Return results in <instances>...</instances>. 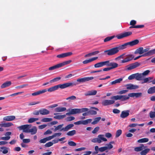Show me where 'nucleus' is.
<instances>
[{
    "label": "nucleus",
    "instance_id": "nucleus-1",
    "mask_svg": "<svg viewBox=\"0 0 155 155\" xmlns=\"http://www.w3.org/2000/svg\"><path fill=\"white\" fill-rule=\"evenodd\" d=\"M129 46V45L128 42H127L117 47L108 50H105L104 51V53H107V54L109 56L113 55L117 53L119 50L126 49Z\"/></svg>",
    "mask_w": 155,
    "mask_h": 155
},
{
    "label": "nucleus",
    "instance_id": "nucleus-2",
    "mask_svg": "<svg viewBox=\"0 0 155 155\" xmlns=\"http://www.w3.org/2000/svg\"><path fill=\"white\" fill-rule=\"evenodd\" d=\"M76 84L72 82H68L62 84H59L49 88L47 90V91L50 92H52L58 90L59 88L64 89L69 87H73Z\"/></svg>",
    "mask_w": 155,
    "mask_h": 155
},
{
    "label": "nucleus",
    "instance_id": "nucleus-3",
    "mask_svg": "<svg viewBox=\"0 0 155 155\" xmlns=\"http://www.w3.org/2000/svg\"><path fill=\"white\" fill-rule=\"evenodd\" d=\"M88 110H89V109L86 108H83L81 109H73L70 110L69 112L66 113V115H70L71 114H74L85 112L87 111Z\"/></svg>",
    "mask_w": 155,
    "mask_h": 155
},
{
    "label": "nucleus",
    "instance_id": "nucleus-4",
    "mask_svg": "<svg viewBox=\"0 0 155 155\" xmlns=\"http://www.w3.org/2000/svg\"><path fill=\"white\" fill-rule=\"evenodd\" d=\"M104 135L102 134H100L98 135V137L94 138L92 139L91 141L92 142L101 143L102 141L101 140L104 141H106L107 140L106 138L104 137Z\"/></svg>",
    "mask_w": 155,
    "mask_h": 155
},
{
    "label": "nucleus",
    "instance_id": "nucleus-5",
    "mask_svg": "<svg viewBox=\"0 0 155 155\" xmlns=\"http://www.w3.org/2000/svg\"><path fill=\"white\" fill-rule=\"evenodd\" d=\"M111 99L112 100H120L121 101H124L128 99L129 97L127 95H116L112 97Z\"/></svg>",
    "mask_w": 155,
    "mask_h": 155
},
{
    "label": "nucleus",
    "instance_id": "nucleus-6",
    "mask_svg": "<svg viewBox=\"0 0 155 155\" xmlns=\"http://www.w3.org/2000/svg\"><path fill=\"white\" fill-rule=\"evenodd\" d=\"M134 79L137 81H142V80L140 73H137L133 74L130 75L128 77V79L129 80H132Z\"/></svg>",
    "mask_w": 155,
    "mask_h": 155
},
{
    "label": "nucleus",
    "instance_id": "nucleus-7",
    "mask_svg": "<svg viewBox=\"0 0 155 155\" xmlns=\"http://www.w3.org/2000/svg\"><path fill=\"white\" fill-rule=\"evenodd\" d=\"M132 34V32L130 31L118 34L116 36L118 39H121L125 37H127Z\"/></svg>",
    "mask_w": 155,
    "mask_h": 155
},
{
    "label": "nucleus",
    "instance_id": "nucleus-8",
    "mask_svg": "<svg viewBox=\"0 0 155 155\" xmlns=\"http://www.w3.org/2000/svg\"><path fill=\"white\" fill-rule=\"evenodd\" d=\"M134 56L133 54H129L125 56V58L121 61V63H123L129 62L134 58Z\"/></svg>",
    "mask_w": 155,
    "mask_h": 155
},
{
    "label": "nucleus",
    "instance_id": "nucleus-9",
    "mask_svg": "<svg viewBox=\"0 0 155 155\" xmlns=\"http://www.w3.org/2000/svg\"><path fill=\"white\" fill-rule=\"evenodd\" d=\"M140 65V63L137 62L131 64L127 66L126 70H130L134 69L139 67Z\"/></svg>",
    "mask_w": 155,
    "mask_h": 155
},
{
    "label": "nucleus",
    "instance_id": "nucleus-10",
    "mask_svg": "<svg viewBox=\"0 0 155 155\" xmlns=\"http://www.w3.org/2000/svg\"><path fill=\"white\" fill-rule=\"evenodd\" d=\"M94 149L95 151L93 153L94 154H97L99 152H103L107 150V147H101L100 148L98 147L97 146L95 147Z\"/></svg>",
    "mask_w": 155,
    "mask_h": 155
},
{
    "label": "nucleus",
    "instance_id": "nucleus-11",
    "mask_svg": "<svg viewBox=\"0 0 155 155\" xmlns=\"http://www.w3.org/2000/svg\"><path fill=\"white\" fill-rule=\"evenodd\" d=\"M114 100H105L102 101V104L103 106H106L113 104L114 103Z\"/></svg>",
    "mask_w": 155,
    "mask_h": 155
},
{
    "label": "nucleus",
    "instance_id": "nucleus-12",
    "mask_svg": "<svg viewBox=\"0 0 155 155\" xmlns=\"http://www.w3.org/2000/svg\"><path fill=\"white\" fill-rule=\"evenodd\" d=\"M72 54L73 53L71 52L64 53L57 55L56 57L57 58H62L67 57L70 56L72 55Z\"/></svg>",
    "mask_w": 155,
    "mask_h": 155
},
{
    "label": "nucleus",
    "instance_id": "nucleus-13",
    "mask_svg": "<svg viewBox=\"0 0 155 155\" xmlns=\"http://www.w3.org/2000/svg\"><path fill=\"white\" fill-rule=\"evenodd\" d=\"M29 125L26 124L18 127V128L20 130H23V132L28 133V132H26V131H28L29 129Z\"/></svg>",
    "mask_w": 155,
    "mask_h": 155
},
{
    "label": "nucleus",
    "instance_id": "nucleus-14",
    "mask_svg": "<svg viewBox=\"0 0 155 155\" xmlns=\"http://www.w3.org/2000/svg\"><path fill=\"white\" fill-rule=\"evenodd\" d=\"M129 112L130 111L129 110L122 111L120 115V117L122 118L127 117L129 115Z\"/></svg>",
    "mask_w": 155,
    "mask_h": 155
},
{
    "label": "nucleus",
    "instance_id": "nucleus-15",
    "mask_svg": "<svg viewBox=\"0 0 155 155\" xmlns=\"http://www.w3.org/2000/svg\"><path fill=\"white\" fill-rule=\"evenodd\" d=\"M47 91V89H45L42 90L38 91H37L35 92L32 93L31 95L33 96H35L40 95V94H43Z\"/></svg>",
    "mask_w": 155,
    "mask_h": 155
},
{
    "label": "nucleus",
    "instance_id": "nucleus-16",
    "mask_svg": "<svg viewBox=\"0 0 155 155\" xmlns=\"http://www.w3.org/2000/svg\"><path fill=\"white\" fill-rule=\"evenodd\" d=\"M142 80L143 81L141 82L142 84L152 82V84H155V78L153 80H152V81H150L148 77L145 78H143Z\"/></svg>",
    "mask_w": 155,
    "mask_h": 155
},
{
    "label": "nucleus",
    "instance_id": "nucleus-17",
    "mask_svg": "<svg viewBox=\"0 0 155 155\" xmlns=\"http://www.w3.org/2000/svg\"><path fill=\"white\" fill-rule=\"evenodd\" d=\"M149 50L150 48H147L144 49L143 48V53H147L149 52H151V53L150 54L148 55L147 56H150L155 54V49H154L150 50Z\"/></svg>",
    "mask_w": 155,
    "mask_h": 155
},
{
    "label": "nucleus",
    "instance_id": "nucleus-18",
    "mask_svg": "<svg viewBox=\"0 0 155 155\" xmlns=\"http://www.w3.org/2000/svg\"><path fill=\"white\" fill-rule=\"evenodd\" d=\"M74 126V125L73 124H70L67 126L65 127H63L61 129V131H66L71 129L72 127Z\"/></svg>",
    "mask_w": 155,
    "mask_h": 155
},
{
    "label": "nucleus",
    "instance_id": "nucleus-19",
    "mask_svg": "<svg viewBox=\"0 0 155 155\" xmlns=\"http://www.w3.org/2000/svg\"><path fill=\"white\" fill-rule=\"evenodd\" d=\"M15 117L14 116L11 115L5 117L3 118V120L6 121H11L14 120Z\"/></svg>",
    "mask_w": 155,
    "mask_h": 155
},
{
    "label": "nucleus",
    "instance_id": "nucleus-20",
    "mask_svg": "<svg viewBox=\"0 0 155 155\" xmlns=\"http://www.w3.org/2000/svg\"><path fill=\"white\" fill-rule=\"evenodd\" d=\"M37 128L36 127L34 126L32 128L29 129L28 131L26 130V132L28 133H31V135H34L36 134L37 132Z\"/></svg>",
    "mask_w": 155,
    "mask_h": 155
},
{
    "label": "nucleus",
    "instance_id": "nucleus-21",
    "mask_svg": "<svg viewBox=\"0 0 155 155\" xmlns=\"http://www.w3.org/2000/svg\"><path fill=\"white\" fill-rule=\"evenodd\" d=\"M147 146H144L143 144H141L140 146L139 147H136L134 148L135 151L139 152L141 151L143 149L147 148Z\"/></svg>",
    "mask_w": 155,
    "mask_h": 155
},
{
    "label": "nucleus",
    "instance_id": "nucleus-22",
    "mask_svg": "<svg viewBox=\"0 0 155 155\" xmlns=\"http://www.w3.org/2000/svg\"><path fill=\"white\" fill-rule=\"evenodd\" d=\"M97 93V91L95 90H92L87 91L85 93L84 95L86 96L94 95H95Z\"/></svg>",
    "mask_w": 155,
    "mask_h": 155
},
{
    "label": "nucleus",
    "instance_id": "nucleus-23",
    "mask_svg": "<svg viewBox=\"0 0 155 155\" xmlns=\"http://www.w3.org/2000/svg\"><path fill=\"white\" fill-rule=\"evenodd\" d=\"M13 125V124L11 122H8L7 123H3L2 122L0 124V127H9Z\"/></svg>",
    "mask_w": 155,
    "mask_h": 155
},
{
    "label": "nucleus",
    "instance_id": "nucleus-24",
    "mask_svg": "<svg viewBox=\"0 0 155 155\" xmlns=\"http://www.w3.org/2000/svg\"><path fill=\"white\" fill-rule=\"evenodd\" d=\"M40 114L42 115H47L49 114L50 111L45 108H42L40 110Z\"/></svg>",
    "mask_w": 155,
    "mask_h": 155
},
{
    "label": "nucleus",
    "instance_id": "nucleus-25",
    "mask_svg": "<svg viewBox=\"0 0 155 155\" xmlns=\"http://www.w3.org/2000/svg\"><path fill=\"white\" fill-rule=\"evenodd\" d=\"M11 84L12 82L10 81H6L4 83L1 85V87L2 89L4 88L9 87Z\"/></svg>",
    "mask_w": 155,
    "mask_h": 155
},
{
    "label": "nucleus",
    "instance_id": "nucleus-26",
    "mask_svg": "<svg viewBox=\"0 0 155 155\" xmlns=\"http://www.w3.org/2000/svg\"><path fill=\"white\" fill-rule=\"evenodd\" d=\"M98 57H96L92 58L88 60H85L83 61L82 62L84 64H87L89 63H90L92 61L95 60L97 59Z\"/></svg>",
    "mask_w": 155,
    "mask_h": 155
},
{
    "label": "nucleus",
    "instance_id": "nucleus-27",
    "mask_svg": "<svg viewBox=\"0 0 155 155\" xmlns=\"http://www.w3.org/2000/svg\"><path fill=\"white\" fill-rule=\"evenodd\" d=\"M118 66V64L117 63L114 62H110L109 67L110 68L111 70L116 68Z\"/></svg>",
    "mask_w": 155,
    "mask_h": 155
},
{
    "label": "nucleus",
    "instance_id": "nucleus-28",
    "mask_svg": "<svg viewBox=\"0 0 155 155\" xmlns=\"http://www.w3.org/2000/svg\"><path fill=\"white\" fill-rule=\"evenodd\" d=\"M139 42L138 39H135L134 40L128 42L130 46H133L138 44Z\"/></svg>",
    "mask_w": 155,
    "mask_h": 155
},
{
    "label": "nucleus",
    "instance_id": "nucleus-29",
    "mask_svg": "<svg viewBox=\"0 0 155 155\" xmlns=\"http://www.w3.org/2000/svg\"><path fill=\"white\" fill-rule=\"evenodd\" d=\"M134 53L135 54H143V47H140L134 51Z\"/></svg>",
    "mask_w": 155,
    "mask_h": 155
},
{
    "label": "nucleus",
    "instance_id": "nucleus-30",
    "mask_svg": "<svg viewBox=\"0 0 155 155\" xmlns=\"http://www.w3.org/2000/svg\"><path fill=\"white\" fill-rule=\"evenodd\" d=\"M66 110V108L65 107H58L56 108L55 109V110L57 112H61L65 111Z\"/></svg>",
    "mask_w": 155,
    "mask_h": 155
},
{
    "label": "nucleus",
    "instance_id": "nucleus-31",
    "mask_svg": "<svg viewBox=\"0 0 155 155\" xmlns=\"http://www.w3.org/2000/svg\"><path fill=\"white\" fill-rule=\"evenodd\" d=\"M127 86V88L128 89H135L138 88V86L134 85L132 84H128Z\"/></svg>",
    "mask_w": 155,
    "mask_h": 155
},
{
    "label": "nucleus",
    "instance_id": "nucleus-32",
    "mask_svg": "<svg viewBox=\"0 0 155 155\" xmlns=\"http://www.w3.org/2000/svg\"><path fill=\"white\" fill-rule=\"evenodd\" d=\"M123 80V78H120L118 79L115 80L114 81L111 82L110 83V85H113L117 83H120Z\"/></svg>",
    "mask_w": 155,
    "mask_h": 155
},
{
    "label": "nucleus",
    "instance_id": "nucleus-33",
    "mask_svg": "<svg viewBox=\"0 0 155 155\" xmlns=\"http://www.w3.org/2000/svg\"><path fill=\"white\" fill-rule=\"evenodd\" d=\"M147 93L150 94L155 93V86L150 87L147 90Z\"/></svg>",
    "mask_w": 155,
    "mask_h": 155
},
{
    "label": "nucleus",
    "instance_id": "nucleus-34",
    "mask_svg": "<svg viewBox=\"0 0 155 155\" xmlns=\"http://www.w3.org/2000/svg\"><path fill=\"white\" fill-rule=\"evenodd\" d=\"M94 79L93 77H86L81 78L82 82H84L92 80Z\"/></svg>",
    "mask_w": 155,
    "mask_h": 155
},
{
    "label": "nucleus",
    "instance_id": "nucleus-35",
    "mask_svg": "<svg viewBox=\"0 0 155 155\" xmlns=\"http://www.w3.org/2000/svg\"><path fill=\"white\" fill-rule=\"evenodd\" d=\"M0 149L3 150H0V152H2L3 153L5 154L7 153L8 152V148L6 147H0Z\"/></svg>",
    "mask_w": 155,
    "mask_h": 155
},
{
    "label": "nucleus",
    "instance_id": "nucleus-36",
    "mask_svg": "<svg viewBox=\"0 0 155 155\" xmlns=\"http://www.w3.org/2000/svg\"><path fill=\"white\" fill-rule=\"evenodd\" d=\"M144 150H142L140 152V154L141 155H146L150 150V149L149 148H145L143 149Z\"/></svg>",
    "mask_w": 155,
    "mask_h": 155
},
{
    "label": "nucleus",
    "instance_id": "nucleus-37",
    "mask_svg": "<svg viewBox=\"0 0 155 155\" xmlns=\"http://www.w3.org/2000/svg\"><path fill=\"white\" fill-rule=\"evenodd\" d=\"M150 71L149 70H147L143 72L142 73H140V75L141 76V78L142 80L143 79V76H146L148 75L149 73L150 72Z\"/></svg>",
    "mask_w": 155,
    "mask_h": 155
},
{
    "label": "nucleus",
    "instance_id": "nucleus-38",
    "mask_svg": "<svg viewBox=\"0 0 155 155\" xmlns=\"http://www.w3.org/2000/svg\"><path fill=\"white\" fill-rule=\"evenodd\" d=\"M151 52H149L147 53H145L144 54H143L142 55H139L137 57H136L134 58V60H136L139 58H140L141 57H145V56H147L148 55L150 54L151 53Z\"/></svg>",
    "mask_w": 155,
    "mask_h": 155
},
{
    "label": "nucleus",
    "instance_id": "nucleus-39",
    "mask_svg": "<svg viewBox=\"0 0 155 155\" xmlns=\"http://www.w3.org/2000/svg\"><path fill=\"white\" fill-rule=\"evenodd\" d=\"M60 68L61 67H60V65H59V64H58L56 65H54L53 66H52L49 67L48 68V70L49 71H51V70H54L58 68Z\"/></svg>",
    "mask_w": 155,
    "mask_h": 155
},
{
    "label": "nucleus",
    "instance_id": "nucleus-40",
    "mask_svg": "<svg viewBox=\"0 0 155 155\" xmlns=\"http://www.w3.org/2000/svg\"><path fill=\"white\" fill-rule=\"evenodd\" d=\"M66 115H57L54 117V118L58 119V120H61L64 118L66 117Z\"/></svg>",
    "mask_w": 155,
    "mask_h": 155
},
{
    "label": "nucleus",
    "instance_id": "nucleus-41",
    "mask_svg": "<svg viewBox=\"0 0 155 155\" xmlns=\"http://www.w3.org/2000/svg\"><path fill=\"white\" fill-rule=\"evenodd\" d=\"M71 62V60H69L67 61H64L62 63H59V64L60 67L61 68L65 65L69 64Z\"/></svg>",
    "mask_w": 155,
    "mask_h": 155
},
{
    "label": "nucleus",
    "instance_id": "nucleus-42",
    "mask_svg": "<svg viewBox=\"0 0 155 155\" xmlns=\"http://www.w3.org/2000/svg\"><path fill=\"white\" fill-rule=\"evenodd\" d=\"M149 141V139L147 138H144L140 139L137 140L138 143H146Z\"/></svg>",
    "mask_w": 155,
    "mask_h": 155
},
{
    "label": "nucleus",
    "instance_id": "nucleus-43",
    "mask_svg": "<svg viewBox=\"0 0 155 155\" xmlns=\"http://www.w3.org/2000/svg\"><path fill=\"white\" fill-rule=\"evenodd\" d=\"M101 119V118L100 117H98L95 118L94 120L91 123V124L94 125L96 124Z\"/></svg>",
    "mask_w": 155,
    "mask_h": 155
},
{
    "label": "nucleus",
    "instance_id": "nucleus-44",
    "mask_svg": "<svg viewBox=\"0 0 155 155\" xmlns=\"http://www.w3.org/2000/svg\"><path fill=\"white\" fill-rule=\"evenodd\" d=\"M76 133V130H73L68 132L67 133V134L69 136H72L75 134Z\"/></svg>",
    "mask_w": 155,
    "mask_h": 155
},
{
    "label": "nucleus",
    "instance_id": "nucleus-45",
    "mask_svg": "<svg viewBox=\"0 0 155 155\" xmlns=\"http://www.w3.org/2000/svg\"><path fill=\"white\" fill-rule=\"evenodd\" d=\"M115 37V36L114 35L107 37L104 39V42H106L109 41L114 38Z\"/></svg>",
    "mask_w": 155,
    "mask_h": 155
},
{
    "label": "nucleus",
    "instance_id": "nucleus-46",
    "mask_svg": "<svg viewBox=\"0 0 155 155\" xmlns=\"http://www.w3.org/2000/svg\"><path fill=\"white\" fill-rule=\"evenodd\" d=\"M64 124H60L59 125H58L56 127V126H54V127H55L54 131H55L58 130H60V129H61L62 127L63 126Z\"/></svg>",
    "mask_w": 155,
    "mask_h": 155
},
{
    "label": "nucleus",
    "instance_id": "nucleus-47",
    "mask_svg": "<svg viewBox=\"0 0 155 155\" xmlns=\"http://www.w3.org/2000/svg\"><path fill=\"white\" fill-rule=\"evenodd\" d=\"M52 119L50 118H43L41 121L43 122H49L51 121Z\"/></svg>",
    "mask_w": 155,
    "mask_h": 155
},
{
    "label": "nucleus",
    "instance_id": "nucleus-48",
    "mask_svg": "<svg viewBox=\"0 0 155 155\" xmlns=\"http://www.w3.org/2000/svg\"><path fill=\"white\" fill-rule=\"evenodd\" d=\"M38 120V118H31L28 120V121L29 123H32Z\"/></svg>",
    "mask_w": 155,
    "mask_h": 155
},
{
    "label": "nucleus",
    "instance_id": "nucleus-49",
    "mask_svg": "<svg viewBox=\"0 0 155 155\" xmlns=\"http://www.w3.org/2000/svg\"><path fill=\"white\" fill-rule=\"evenodd\" d=\"M122 133V131L121 130H117L116 133L115 137H119L120 135Z\"/></svg>",
    "mask_w": 155,
    "mask_h": 155
},
{
    "label": "nucleus",
    "instance_id": "nucleus-50",
    "mask_svg": "<svg viewBox=\"0 0 155 155\" xmlns=\"http://www.w3.org/2000/svg\"><path fill=\"white\" fill-rule=\"evenodd\" d=\"M61 79V78L60 77H57L54 78L53 79L50 80V82L51 83H52L53 82H54L56 81H57L59 80H60Z\"/></svg>",
    "mask_w": 155,
    "mask_h": 155
},
{
    "label": "nucleus",
    "instance_id": "nucleus-51",
    "mask_svg": "<svg viewBox=\"0 0 155 155\" xmlns=\"http://www.w3.org/2000/svg\"><path fill=\"white\" fill-rule=\"evenodd\" d=\"M103 67L102 62L97 63L94 65L95 68H98Z\"/></svg>",
    "mask_w": 155,
    "mask_h": 155
},
{
    "label": "nucleus",
    "instance_id": "nucleus-52",
    "mask_svg": "<svg viewBox=\"0 0 155 155\" xmlns=\"http://www.w3.org/2000/svg\"><path fill=\"white\" fill-rule=\"evenodd\" d=\"M88 112L89 115H95L97 114L96 111L92 110H88Z\"/></svg>",
    "mask_w": 155,
    "mask_h": 155
},
{
    "label": "nucleus",
    "instance_id": "nucleus-53",
    "mask_svg": "<svg viewBox=\"0 0 155 155\" xmlns=\"http://www.w3.org/2000/svg\"><path fill=\"white\" fill-rule=\"evenodd\" d=\"M110 61L107 60L106 61H102L103 66L106 65L107 67H109V64Z\"/></svg>",
    "mask_w": 155,
    "mask_h": 155
},
{
    "label": "nucleus",
    "instance_id": "nucleus-54",
    "mask_svg": "<svg viewBox=\"0 0 155 155\" xmlns=\"http://www.w3.org/2000/svg\"><path fill=\"white\" fill-rule=\"evenodd\" d=\"M28 85V84H24L19 86L16 87L15 88L16 89L21 88L25 87Z\"/></svg>",
    "mask_w": 155,
    "mask_h": 155
},
{
    "label": "nucleus",
    "instance_id": "nucleus-55",
    "mask_svg": "<svg viewBox=\"0 0 155 155\" xmlns=\"http://www.w3.org/2000/svg\"><path fill=\"white\" fill-rule=\"evenodd\" d=\"M68 144L71 146H75L76 145L75 143L73 141H69L68 142Z\"/></svg>",
    "mask_w": 155,
    "mask_h": 155
},
{
    "label": "nucleus",
    "instance_id": "nucleus-56",
    "mask_svg": "<svg viewBox=\"0 0 155 155\" xmlns=\"http://www.w3.org/2000/svg\"><path fill=\"white\" fill-rule=\"evenodd\" d=\"M150 117L151 118H153L155 117V112L150 111L149 113Z\"/></svg>",
    "mask_w": 155,
    "mask_h": 155
},
{
    "label": "nucleus",
    "instance_id": "nucleus-57",
    "mask_svg": "<svg viewBox=\"0 0 155 155\" xmlns=\"http://www.w3.org/2000/svg\"><path fill=\"white\" fill-rule=\"evenodd\" d=\"M53 144V143L52 142H49L47 143H46L45 146L46 147H49L51 146H52Z\"/></svg>",
    "mask_w": 155,
    "mask_h": 155
},
{
    "label": "nucleus",
    "instance_id": "nucleus-58",
    "mask_svg": "<svg viewBox=\"0 0 155 155\" xmlns=\"http://www.w3.org/2000/svg\"><path fill=\"white\" fill-rule=\"evenodd\" d=\"M75 119V117L73 116H70L67 118L66 120L68 121H71Z\"/></svg>",
    "mask_w": 155,
    "mask_h": 155
},
{
    "label": "nucleus",
    "instance_id": "nucleus-59",
    "mask_svg": "<svg viewBox=\"0 0 155 155\" xmlns=\"http://www.w3.org/2000/svg\"><path fill=\"white\" fill-rule=\"evenodd\" d=\"M10 137L8 136L7 137H2L0 138V139L3 140H7L10 138Z\"/></svg>",
    "mask_w": 155,
    "mask_h": 155
},
{
    "label": "nucleus",
    "instance_id": "nucleus-60",
    "mask_svg": "<svg viewBox=\"0 0 155 155\" xmlns=\"http://www.w3.org/2000/svg\"><path fill=\"white\" fill-rule=\"evenodd\" d=\"M99 127H97L94 128V130L92 131V133L93 134H95L99 130Z\"/></svg>",
    "mask_w": 155,
    "mask_h": 155
},
{
    "label": "nucleus",
    "instance_id": "nucleus-61",
    "mask_svg": "<svg viewBox=\"0 0 155 155\" xmlns=\"http://www.w3.org/2000/svg\"><path fill=\"white\" fill-rule=\"evenodd\" d=\"M76 99V97L74 96H72L67 97L66 99L67 100H74Z\"/></svg>",
    "mask_w": 155,
    "mask_h": 155
},
{
    "label": "nucleus",
    "instance_id": "nucleus-62",
    "mask_svg": "<svg viewBox=\"0 0 155 155\" xmlns=\"http://www.w3.org/2000/svg\"><path fill=\"white\" fill-rule=\"evenodd\" d=\"M142 93H135V97L136 98L140 97L142 95Z\"/></svg>",
    "mask_w": 155,
    "mask_h": 155
},
{
    "label": "nucleus",
    "instance_id": "nucleus-63",
    "mask_svg": "<svg viewBox=\"0 0 155 155\" xmlns=\"http://www.w3.org/2000/svg\"><path fill=\"white\" fill-rule=\"evenodd\" d=\"M113 112L114 114H118L120 113V111L117 109H114L113 110Z\"/></svg>",
    "mask_w": 155,
    "mask_h": 155
},
{
    "label": "nucleus",
    "instance_id": "nucleus-64",
    "mask_svg": "<svg viewBox=\"0 0 155 155\" xmlns=\"http://www.w3.org/2000/svg\"><path fill=\"white\" fill-rule=\"evenodd\" d=\"M47 141L46 138H44L40 140L39 142L41 143H45Z\"/></svg>",
    "mask_w": 155,
    "mask_h": 155
}]
</instances>
